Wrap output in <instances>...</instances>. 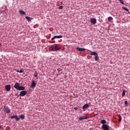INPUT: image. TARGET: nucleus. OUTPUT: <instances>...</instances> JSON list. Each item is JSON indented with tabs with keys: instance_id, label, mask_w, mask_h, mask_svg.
Here are the masks:
<instances>
[{
	"instance_id": "1",
	"label": "nucleus",
	"mask_w": 130,
	"mask_h": 130,
	"mask_svg": "<svg viewBox=\"0 0 130 130\" xmlns=\"http://www.w3.org/2000/svg\"><path fill=\"white\" fill-rule=\"evenodd\" d=\"M14 88L18 90V91H24L25 90V87L22 86H20L19 83H16L14 85Z\"/></svg>"
},
{
	"instance_id": "2",
	"label": "nucleus",
	"mask_w": 130,
	"mask_h": 130,
	"mask_svg": "<svg viewBox=\"0 0 130 130\" xmlns=\"http://www.w3.org/2000/svg\"><path fill=\"white\" fill-rule=\"evenodd\" d=\"M52 49L53 51H57V50H59V47H58V44H55L52 46Z\"/></svg>"
},
{
	"instance_id": "3",
	"label": "nucleus",
	"mask_w": 130,
	"mask_h": 130,
	"mask_svg": "<svg viewBox=\"0 0 130 130\" xmlns=\"http://www.w3.org/2000/svg\"><path fill=\"white\" fill-rule=\"evenodd\" d=\"M4 112H6V113H11V110L10 109V108H9L7 106H4Z\"/></svg>"
},
{
	"instance_id": "4",
	"label": "nucleus",
	"mask_w": 130,
	"mask_h": 130,
	"mask_svg": "<svg viewBox=\"0 0 130 130\" xmlns=\"http://www.w3.org/2000/svg\"><path fill=\"white\" fill-rule=\"evenodd\" d=\"M27 92L26 90H22L20 92L19 95L21 97H24V96H25V95H27Z\"/></svg>"
},
{
	"instance_id": "5",
	"label": "nucleus",
	"mask_w": 130,
	"mask_h": 130,
	"mask_svg": "<svg viewBox=\"0 0 130 130\" xmlns=\"http://www.w3.org/2000/svg\"><path fill=\"white\" fill-rule=\"evenodd\" d=\"M102 128L103 130H109V126L107 124H103L102 126Z\"/></svg>"
},
{
	"instance_id": "6",
	"label": "nucleus",
	"mask_w": 130,
	"mask_h": 130,
	"mask_svg": "<svg viewBox=\"0 0 130 130\" xmlns=\"http://www.w3.org/2000/svg\"><path fill=\"white\" fill-rule=\"evenodd\" d=\"M60 38H62V36H55L53 38H52L51 40L53 41L54 39H60Z\"/></svg>"
},
{
	"instance_id": "7",
	"label": "nucleus",
	"mask_w": 130,
	"mask_h": 130,
	"mask_svg": "<svg viewBox=\"0 0 130 130\" xmlns=\"http://www.w3.org/2000/svg\"><path fill=\"white\" fill-rule=\"evenodd\" d=\"M10 118H11V119H15L16 121H19L20 120V118L18 117L17 115L12 116L10 117Z\"/></svg>"
},
{
	"instance_id": "8",
	"label": "nucleus",
	"mask_w": 130,
	"mask_h": 130,
	"mask_svg": "<svg viewBox=\"0 0 130 130\" xmlns=\"http://www.w3.org/2000/svg\"><path fill=\"white\" fill-rule=\"evenodd\" d=\"M11 85H10V84L6 85L5 86V89L7 91V92L11 91Z\"/></svg>"
},
{
	"instance_id": "9",
	"label": "nucleus",
	"mask_w": 130,
	"mask_h": 130,
	"mask_svg": "<svg viewBox=\"0 0 130 130\" xmlns=\"http://www.w3.org/2000/svg\"><path fill=\"white\" fill-rule=\"evenodd\" d=\"M90 22L91 24L94 25V24H96V23H97V20H96V18H91L90 19Z\"/></svg>"
},
{
	"instance_id": "10",
	"label": "nucleus",
	"mask_w": 130,
	"mask_h": 130,
	"mask_svg": "<svg viewBox=\"0 0 130 130\" xmlns=\"http://www.w3.org/2000/svg\"><path fill=\"white\" fill-rule=\"evenodd\" d=\"M89 107V104H86L83 106V109L84 111H85L86 109H88V108Z\"/></svg>"
},
{
	"instance_id": "11",
	"label": "nucleus",
	"mask_w": 130,
	"mask_h": 130,
	"mask_svg": "<svg viewBox=\"0 0 130 130\" xmlns=\"http://www.w3.org/2000/svg\"><path fill=\"white\" fill-rule=\"evenodd\" d=\"M36 87V83H35V81L34 80H32V83H31V88L34 89Z\"/></svg>"
},
{
	"instance_id": "12",
	"label": "nucleus",
	"mask_w": 130,
	"mask_h": 130,
	"mask_svg": "<svg viewBox=\"0 0 130 130\" xmlns=\"http://www.w3.org/2000/svg\"><path fill=\"white\" fill-rule=\"evenodd\" d=\"M76 49H77V50H78V51H85V50H86V49L82 48H80V47H77L76 48Z\"/></svg>"
},
{
	"instance_id": "13",
	"label": "nucleus",
	"mask_w": 130,
	"mask_h": 130,
	"mask_svg": "<svg viewBox=\"0 0 130 130\" xmlns=\"http://www.w3.org/2000/svg\"><path fill=\"white\" fill-rule=\"evenodd\" d=\"M79 120H84V119H88V117L86 116L80 117L79 118Z\"/></svg>"
},
{
	"instance_id": "14",
	"label": "nucleus",
	"mask_w": 130,
	"mask_h": 130,
	"mask_svg": "<svg viewBox=\"0 0 130 130\" xmlns=\"http://www.w3.org/2000/svg\"><path fill=\"white\" fill-rule=\"evenodd\" d=\"M25 19L27 20L28 22H31L32 20H33V18L30 17H25Z\"/></svg>"
},
{
	"instance_id": "15",
	"label": "nucleus",
	"mask_w": 130,
	"mask_h": 130,
	"mask_svg": "<svg viewBox=\"0 0 130 130\" xmlns=\"http://www.w3.org/2000/svg\"><path fill=\"white\" fill-rule=\"evenodd\" d=\"M19 14H20V15H26L25 12L22 10H19Z\"/></svg>"
},
{
	"instance_id": "16",
	"label": "nucleus",
	"mask_w": 130,
	"mask_h": 130,
	"mask_svg": "<svg viewBox=\"0 0 130 130\" xmlns=\"http://www.w3.org/2000/svg\"><path fill=\"white\" fill-rule=\"evenodd\" d=\"M90 51V52H91L90 53V55H95V56H96V55H98V54H97V52H92L91 51Z\"/></svg>"
},
{
	"instance_id": "17",
	"label": "nucleus",
	"mask_w": 130,
	"mask_h": 130,
	"mask_svg": "<svg viewBox=\"0 0 130 130\" xmlns=\"http://www.w3.org/2000/svg\"><path fill=\"white\" fill-rule=\"evenodd\" d=\"M118 117L119 118V122H120V121H121V119H122V118H121V116L120 115H118Z\"/></svg>"
},
{
	"instance_id": "18",
	"label": "nucleus",
	"mask_w": 130,
	"mask_h": 130,
	"mask_svg": "<svg viewBox=\"0 0 130 130\" xmlns=\"http://www.w3.org/2000/svg\"><path fill=\"white\" fill-rule=\"evenodd\" d=\"M101 123H102V124H106L105 123H106V120H102L101 121Z\"/></svg>"
},
{
	"instance_id": "19",
	"label": "nucleus",
	"mask_w": 130,
	"mask_h": 130,
	"mask_svg": "<svg viewBox=\"0 0 130 130\" xmlns=\"http://www.w3.org/2000/svg\"><path fill=\"white\" fill-rule=\"evenodd\" d=\"M17 73H23L24 72V69H21L20 71L17 70L16 71Z\"/></svg>"
},
{
	"instance_id": "20",
	"label": "nucleus",
	"mask_w": 130,
	"mask_h": 130,
	"mask_svg": "<svg viewBox=\"0 0 130 130\" xmlns=\"http://www.w3.org/2000/svg\"><path fill=\"white\" fill-rule=\"evenodd\" d=\"M125 92H126L125 90H123V92L122 93V97H124V95H125Z\"/></svg>"
},
{
	"instance_id": "21",
	"label": "nucleus",
	"mask_w": 130,
	"mask_h": 130,
	"mask_svg": "<svg viewBox=\"0 0 130 130\" xmlns=\"http://www.w3.org/2000/svg\"><path fill=\"white\" fill-rule=\"evenodd\" d=\"M37 76H38V73L37 71H35L34 73V76L36 78L37 77Z\"/></svg>"
},
{
	"instance_id": "22",
	"label": "nucleus",
	"mask_w": 130,
	"mask_h": 130,
	"mask_svg": "<svg viewBox=\"0 0 130 130\" xmlns=\"http://www.w3.org/2000/svg\"><path fill=\"white\" fill-rule=\"evenodd\" d=\"M20 118L21 119H25V115H21L20 116Z\"/></svg>"
},
{
	"instance_id": "23",
	"label": "nucleus",
	"mask_w": 130,
	"mask_h": 130,
	"mask_svg": "<svg viewBox=\"0 0 130 130\" xmlns=\"http://www.w3.org/2000/svg\"><path fill=\"white\" fill-rule=\"evenodd\" d=\"M95 60H99V56L98 55L95 56Z\"/></svg>"
},
{
	"instance_id": "24",
	"label": "nucleus",
	"mask_w": 130,
	"mask_h": 130,
	"mask_svg": "<svg viewBox=\"0 0 130 130\" xmlns=\"http://www.w3.org/2000/svg\"><path fill=\"white\" fill-rule=\"evenodd\" d=\"M119 2H120V4L122 5H124V2H123V0H118Z\"/></svg>"
},
{
	"instance_id": "25",
	"label": "nucleus",
	"mask_w": 130,
	"mask_h": 130,
	"mask_svg": "<svg viewBox=\"0 0 130 130\" xmlns=\"http://www.w3.org/2000/svg\"><path fill=\"white\" fill-rule=\"evenodd\" d=\"M123 10H124V11H126L127 12H128V9L126 8V7H122Z\"/></svg>"
},
{
	"instance_id": "26",
	"label": "nucleus",
	"mask_w": 130,
	"mask_h": 130,
	"mask_svg": "<svg viewBox=\"0 0 130 130\" xmlns=\"http://www.w3.org/2000/svg\"><path fill=\"white\" fill-rule=\"evenodd\" d=\"M108 20V21H112V20H113V18H112V17H109Z\"/></svg>"
},
{
	"instance_id": "27",
	"label": "nucleus",
	"mask_w": 130,
	"mask_h": 130,
	"mask_svg": "<svg viewBox=\"0 0 130 130\" xmlns=\"http://www.w3.org/2000/svg\"><path fill=\"white\" fill-rule=\"evenodd\" d=\"M124 104H125V106H127V105H128V104L127 103V101H125L124 102Z\"/></svg>"
},
{
	"instance_id": "28",
	"label": "nucleus",
	"mask_w": 130,
	"mask_h": 130,
	"mask_svg": "<svg viewBox=\"0 0 130 130\" xmlns=\"http://www.w3.org/2000/svg\"><path fill=\"white\" fill-rule=\"evenodd\" d=\"M63 9V7L62 6L59 7V10H62Z\"/></svg>"
},
{
	"instance_id": "29",
	"label": "nucleus",
	"mask_w": 130,
	"mask_h": 130,
	"mask_svg": "<svg viewBox=\"0 0 130 130\" xmlns=\"http://www.w3.org/2000/svg\"><path fill=\"white\" fill-rule=\"evenodd\" d=\"M74 109H75V110H78V107H75V108H74Z\"/></svg>"
},
{
	"instance_id": "30",
	"label": "nucleus",
	"mask_w": 130,
	"mask_h": 130,
	"mask_svg": "<svg viewBox=\"0 0 130 130\" xmlns=\"http://www.w3.org/2000/svg\"><path fill=\"white\" fill-rule=\"evenodd\" d=\"M3 128V126H0V129Z\"/></svg>"
},
{
	"instance_id": "31",
	"label": "nucleus",
	"mask_w": 130,
	"mask_h": 130,
	"mask_svg": "<svg viewBox=\"0 0 130 130\" xmlns=\"http://www.w3.org/2000/svg\"><path fill=\"white\" fill-rule=\"evenodd\" d=\"M54 42H55V41H54L53 43H54Z\"/></svg>"
},
{
	"instance_id": "32",
	"label": "nucleus",
	"mask_w": 130,
	"mask_h": 130,
	"mask_svg": "<svg viewBox=\"0 0 130 130\" xmlns=\"http://www.w3.org/2000/svg\"><path fill=\"white\" fill-rule=\"evenodd\" d=\"M15 96H17V94H15Z\"/></svg>"
}]
</instances>
